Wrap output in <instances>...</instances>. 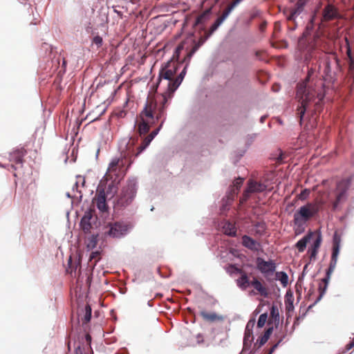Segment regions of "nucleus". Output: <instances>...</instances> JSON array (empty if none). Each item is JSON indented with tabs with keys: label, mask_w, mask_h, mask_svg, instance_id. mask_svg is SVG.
I'll list each match as a JSON object with an SVG mask.
<instances>
[{
	"label": "nucleus",
	"mask_w": 354,
	"mask_h": 354,
	"mask_svg": "<svg viewBox=\"0 0 354 354\" xmlns=\"http://www.w3.org/2000/svg\"><path fill=\"white\" fill-rule=\"evenodd\" d=\"M323 86L324 84L322 80L317 81L314 86L312 83L307 82L297 85L296 97L301 104L297 111L300 124H302L306 111L310 110L311 103H314V111H319L322 107V102L324 97Z\"/></svg>",
	"instance_id": "obj_1"
},
{
	"label": "nucleus",
	"mask_w": 354,
	"mask_h": 354,
	"mask_svg": "<svg viewBox=\"0 0 354 354\" xmlns=\"http://www.w3.org/2000/svg\"><path fill=\"white\" fill-rule=\"evenodd\" d=\"M137 141L138 138H130L127 141L122 142L120 146V158H115L109 163L105 174L106 180H111L113 183L123 178L127 168L133 162L134 145Z\"/></svg>",
	"instance_id": "obj_2"
},
{
	"label": "nucleus",
	"mask_w": 354,
	"mask_h": 354,
	"mask_svg": "<svg viewBox=\"0 0 354 354\" xmlns=\"http://www.w3.org/2000/svg\"><path fill=\"white\" fill-rule=\"evenodd\" d=\"M167 94L164 93L156 98L147 99L144 110L140 113V122L138 131L140 136L145 135L150 129V124L153 122L154 115L157 120L165 115V111L167 103Z\"/></svg>",
	"instance_id": "obj_3"
},
{
	"label": "nucleus",
	"mask_w": 354,
	"mask_h": 354,
	"mask_svg": "<svg viewBox=\"0 0 354 354\" xmlns=\"http://www.w3.org/2000/svg\"><path fill=\"white\" fill-rule=\"evenodd\" d=\"M319 211V206L317 203H308L300 207L294 214L295 232H304L306 223L316 216Z\"/></svg>",
	"instance_id": "obj_4"
},
{
	"label": "nucleus",
	"mask_w": 354,
	"mask_h": 354,
	"mask_svg": "<svg viewBox=\"0 0 354 354\" xmlns=\"http://www.w3.org/2000/svg\"><path fill=\"white\" fill-rule=\"evenodd\" d=\"M230 268H234L237 273L240 274L241 277L236 279V284L240 288L245 290L249 286H252L261 296L264 297H268V288L259 278L254 277L252 280H250L247 272L243 270L238 268L235 265L232 264L230 265Z\"/></svg>",
	"instance_id": "obj_5"
},
{
	"label": "nucleus",
	"mask_w": 354,
	"mask_h": 354,
	"mask_svg": "<svg viewBox=\"0 0 354 354\" xmlns=\"http://www.w3.org/2000/svg\"><path fill=\"white\" fill-rule=\"evenodd\" d=\"M137 191V183L135 180H129L117 196L115 203V208H124L133 201Z\"/></svg>",
	"instance_id": "obj_6"
},
{
	"label": "nucleus",
	"mask_w": 354,
	"mask_h": 354,
	"mask_svg": "<svg viewBox=\"0 0 354 354\" xmlns=\"http://www.w3.org/2000/svg\"><path fill=\"white\" fill-rule=\"evenodd\" d=\"M256 268L266 279L270 281V277L272 276L276 271V263L274 260L266 261L261 257H257L256 259Z\"/></svg>",
	"instance_id": "obj_7"
},
{
	"label": "nucleus",
	"mask_w": 354,
	"mask_h": 354,
	"mask_svg": "<svg viewBox=\"0 0 354 354\" xmlns=\"http://www.w3.org/2000/svg\"><path fill=\"white\" fill-rule=\"evenodd\" d=\"M178 63L174 60H170L161 68L159 73V80H166L168 82L174 81V77L178 70Z\"/></svg>",
	"instance_id": "obj_8"
},
{
	"label": "nucleus",
	"mask_w": 354,
	"mask_h": 354,
	"mask_svg": "<svg viewBox=\"0 0 354 354\" xmlns=\"http://www.w3.org/2000/svg\"><path fill=\"white\" fill-rule=\"evenodd\" d=\"M130 225L123 222H115L109 225V229L106 233L113 238H120L126 235Z\"/></svg>",
	"instance_id": "obj_9"
},
{
	"label": "nucleus",
	"mask_w": 354,
	"mask_h": 354,
	"mask_svg": "<svg viewBox=\"0 0 354 354\" xmlns=\"http://www.w3.org/2000/svg\"><path fill=\"white\" fill-rule=\"evenodd\" d=\"M342 18L339 9L332 3H328L322 10V21H330Z\"/></svg>",
	"instance_id": "obj_10"
},
{
	"label": "nucleus",
	"mask_w": 354,
	"mask_h": 354,
	"mask_svg": "<svg viewBox=\"0 0 354 354\" xmlns=\"http://www.w3.org/2000/svg\"><path fill=\"white\" fill-rule=\"evenodd\" d=\"M339 252V243L336 239V238H335L333 246V252H332V255H331L330 262L329 264V267H328V270H326V281L330 280L331 274H333V272H334V270L336 268Z\"/></svg>",
	"instance_id": "obj_11"
},
{
	"label": "nucleus",
	"mask_w": 354,
	"mask_h": 354,
	"mask_svg": "<svg viewBox=\"0 0 354 354\" xmlns=\"http://www.w3.org/2000/svg\"><path fill=\"white\" fill-rule=\"evenodd\" d=\"M339 252V243L336 239V238H335L333 246V252H332V255H331L330 262L329 264V267H328V270H326V281L330 280L331 274H333V272H334V270L336 268Z\"/></svg>",
	"instance_id": "obj_12"
},
{
	"label": "nucleus",
	"mask_w": 354,
	"mask_h": 354,
	"mask_svg": "<svg viewBox=\"0 0 354 354\" xmlns=\"http://www.w3.org/2000/svg\"><path fill=\"white\" fill-rule=\"evenodd\" d=\"M93 203H95L98 209L102 212H105L108 209V206L106 201V194L104 190H97V193L93 199Z\"/></svg>",
	"instance_id": "obj_13"
},
{
	"label": "nucleus",
	"mask_w": 354,
	"mask_h": 354,
	"mask_svg": "<svg viewBox=\"0 0 354 354\" xmlns=\"http://www.w3.org/2000/svg\"><path fill=\"white\" fill-rule=\"evenodd\" d=\"M186 68L187 66H185L183 70L181 71L180 75L174 80V81H171L167 83V89L168 92L169 93V97H170V95L172 94L181 84L186 73Z\"/></svg>",
	"instance_id": "obj_14"
},
{
	"label": "nucleus",
	"mask_w": 354,
	"mask_h": 354,
	"mask_svg": "<svg viewBox=\"0 0 354 354\" xmlns=\"http://www.w3.org/2000/svg\"><path fill=\"white\" fill-rule=\"evenodd\" d=\"M255 321L250 320L245 327L244 337H243V346L244 348L248 347L251 345L252 342L253 341V332L251 328H250V325L252 324V328L254 326Z\"/></svg>",
	"instance_id": "obj_15"
},
{
	"label": "nucleus",
	"mask_w": 354,
	"mask_h": 354,
	"mask_svg": "<svg viewBox=\"0 0 354 354\" xmlns=\"http://www.w3.org/2000/svg\"><path fill=\"white\" fill-rule=\"evenodd\" d=\"M242 244L244 247L252 251H258L261 248V244L259 242L248 235L243 236Z\"/></svg>",
	"instance_id": "obj_16"
},
{
	"label": "nucleus",
	"mask_w": 354,
	"mask_h": 354,
	"mask_svg": "<svg viewBox=\"0 0 354 354\" xmlns=\"http://www.w3.org/2000/svg\"><path fill=\"white\" fill-rule=\"evenodd\" d=\"M200 315L205 321L208 322H221L223 320L222 315H218L214 312L209 313L205 310H202L200 312Z\"/></svg>",
	"instance_id": "obj_17"
},
{
	"label": "nucleus",
	"mask_w": 354,
	"mask_h": 354,
	"mask_svg": "<svg viewBox=\"0 0 354 354\" xmlns=\"http://www.w3.org/2000/svg\"><path fill=\"white\" fill-rule=\"evenodd\" d=\"M92 218L91 212H86L84 216L82 218L80 221V226L84 231V233L91 232V229L92 228V224L91 220Z\"/></svg>",
	"instance_id": "obj_18"
},
{
	"label": "nucleus",
	"mask_w": 354,
	"mask_h": 354,
	"mask_svg": "<svg viewBox=\"0 0 354 354\" xmlns=\"http://www.w3.org/2000/svg\"><path fill=\"white\" fill-rule=\"evenodd\" d=\"M26 154V150L24 148L15 150L10 154V160L13 161L16 165H21L24 161V156Z\"/></svg>",
	"instance_id": "obj_19"
},
{
	"label": "nucleus",
	"mask_w": 354,
	"mask_h": 354,
	"mask_svg": "<svg viewBox=\"0 0 354 354\" xmlns=\"http://www.w3.org/2000/svg\"><path fill=\"white\" fill-rule=\"evenodd\" d=\"M222 230L225 234L230 236H236V227L234 223H231L230 221H224L222 225Z\"/></svg>",
	"instance_id": "obj_20"
},
{
	"label": "nucleus",
	"mask_w": 354,
	"mask_h": 354,
	"mask_svg": "<svg viewBox=\"0 0 354 354\" xmlns=\"http://www.w3.org/2000/svg\"><path fill=\"white\" fill-rule=\"evenodd\" d=\"M248 187L250 192H262L265 191L267 188V186L263 183H258L254 180H250L248 182Z\"/></svg>",
	"instance_id": "obj_21"
},
{
	"label": "nucleus",
	"mask_w": 354,
	"mask_h": 354,
	"mask_svg": "<svg viewBox=\"0 0 354 354\" xmlns=\"http://www.w3.org/2000/svg\"><path fill=\"white\" fill-rule=\"evenodd\" d=\"M226 18L227 17L223 14L219 17H218L216 21L210 27L209 30L206 32V37L207 38L212 35V33L217 30V28L221 26V24Z\"/></svg>",
	"instance_id": "obj_22"
},
{
	"label": "nucleus",
	"mask_w": 354,
	"mask_h": 354,
	"mask_svg": "<svg viewBox=\"0 0 354 354\" xmlns=\"http://www.w3.org/2000/svg\"><path fill=\"white\" fill-rule=\"evenodd\" d=\"M152 140H153L151 139L148 136L146 138H145L141 145L136 149V150L134 149L133 158L137 157L140 153H141L149 145ZM136 145H134V147Z\"/></svg>",
	"instance_id": "obj_23"
},
{
	"label": "nucleus",
	"mask_w": 354,
	"mask_h": 354,
	"mask_svg": "<svg viewBox=\"0 0 354 354\" xmlns=\"http://www.w3.org/2000/svg\"><path fill=\"white\" fill-rule=\"evenodd\" d=\"M211 12L210 9H207L205 10L202 14L198 15L196 19L195 26H198L200 24H205L209 19V15Z\"/></svg>",
	"instance_id": "obj_24"
},
{
	"label": "nucleus",
	"mask_w": 354,
	"mask_h": 354,
	"mask_svg": "<svg viewBox=\"0 0 354 354\" xmlns=\"http://www.w3.org/2000/svg\"><path fill=\"white\" fill-rule=\"evenodd\" d=\"M272 333V328H269L265 331L264 334L259 338V339L257 340V344H259V348L261 347L268 342Z\"/></svg>",
	"instance_id": "obj_25"
},
{
	"label": "nucleus",
	"mask_w": 354,
	"mask_h": 354,
	"mask_svg": "<svg viewBox=\"0 0 354 354\" xmlns=\"http://www.w3.org/2000/svg\"><path fill=\"white\" fill-rule=\"evenodd\" d=\"M310 234L305 236L296 243V248H297L299 252H302L304 251L306 247V244L310 240Z\"/></svg>",
	"instance_id": "obj_26"
},
{
	"label": "nucleus",
	"mask_w": 354,
	"mask_h": 354,
	"mask_svg": "<svg viewBox=\"0 0 354 354\" xmlns=\"http://www.w3.org/2000/svg\"><path fill=\"white\" fill-rule=\"evenodd\" d=\"M276 277L278 280L280 281L281 284L285 287L288 284V277L287 274L284 272H277L275 273Z\"/></svg>",
	"instance_id": "obj_27"
},
{
	"label": "nucleus",
	"mask_w": 354,
	"mask_h": 354,
	"mask_svg": "<svg viewBox=\"0 0 354 354\" xmlns=\"http://www.w3.org/2000/svg\"><path fill=\"white\" fill-rule=\"evenodd\" d=\"M242 0H233V1L228 5L225 10L223 12V15L226 17L229 16L232 10Z\"/></svg>",
	"instance_id": "obj_28"
},
{
	"label": "nucleus",
	"mask_w": 354,
	"mask_h": 354,
	"mask_svg": "<svg viewBox=\"0 0 354 354\" xmlns=\"http://www.w3.org/2000/svg\"><path fill=\"white\" fill-rule=\"evenodd\" d=\"M344 186V184L343 183H338L337 185V189L338 190H344L343 192L339 193L336 197V201L334 203V207H336L337 205V204L341 201L342 198H343L344 195V193H345V190H346V187H343L342 189V187Z\"/></svg>",
	"instance_id": "obj_29"
},
{
	"label": "nucleus",
	"mask_w": 354,
	"mask_h": 354,
	"mask_svg": "<svg viewBox=\"0 0 354 354\" xmlns=\"http://www.w3.org/2000/svg\"><path fill=\"white\" fill-rule=\"evenodd\" d=\"M329 280L326 281V277L324 278L322 280V282L319 283V299H320L325 293L328 284Z\"/></svg>",
	"instance_id": "obj_30"
},
{
	"label": "nucleus",
	"mask_w": 354,
	"mask_h": 354,
	"mask_svg": "<svg viewBox=\"0 0 354 354\" xmlns=\"http://www.w3.org/2000/svg\"><path fill=\"white\" fill-rule=\"evenodd\" d=\"M100 259V252L98 251L92 252L89 257V261L95 266Z\"/></svg>",
	"instance_id": "obj_31"
},
{
	"label": "nucleus",
	"mask_w": 354,
	"mask_h": 354,
	"mask_svg": "<svg viewBox=\"0 0 354 354\" xmlns=\"http://www.w3.org/2000/svg\"><path fill=\"white\" fill-rule=\"evenodd\" d=\"M85 313L82 318L83 323L86 324L91 320V308L89 305H86L84 309Z\"/></svg>",
	"instance_id": "obj_32"
},
{
	"label": "nucleus",
	"mask_w": 354,
	"mask_h": 354,
	"mask_svg": "<svg viewBox=\"0 0 354 354\" xmlns=\"http://www.w3.org/2000/svg\"><path fill=\"white\" fill-rule=\"evenodd\" d=\"M307 0H299L293 10L299 15L303 11L304 7L306 4Z\"/></svg>",
	"instance_id": "obj_33"
},
{
	"label": "nucleus",
	"mask_w": 354,
	"mask_h": 354,
	"mask_svg": "<svg viewBox=\"0 0 354 354\" xmlns=\"http://www.w3.org/2000/svg\"><path fill=\"white\" fill-rule=\"evenodd\" d=\"M286 333H283L279 337L278 342L274 344L268 351L267 354H272V353L275 351V349L278 347L279 344L283 341V339L286 337Z\"/></svg>",
	"instance_id": "obj_34"
},
{
	"label": "nucleus",
	"mask_w": 354,
	"mask_h": 354,
	"mask_svg": "<svg viewBox=\"0 0 354 354\" xmlns=\"http://www.w3.org/2000/svg\"><path fill=\"white\" fill-rule=\"evenodd\" d=\"M267 318H268V315L266 313L261 314L259 317V319L257 322V326L259 328H262L265 325V324L267 321Z\"/></svg>",
	"instance_id": "obj_35"
},
{
	"label": "nucleus",
	"mask_w": 354,
	"mask_h": 354,
	"mask_svg": "<svg viewBox=\"0 0 354 354\" xmlns=\"http://www.w3.org/2000/svg\"><path fill=\"white\" fill-rule=\"evenodd\" d=\"M252 193L253 192L250 191L249 187L248 186L247 189L244 191L243 196L240 200L241 203H243L245 201H247Z\"/></svg>",
	"instance_id": "obj_36"
},
{
	"label": "nucleus",
	"mask_w": 354,
	"mask_h": 354,
	"mask_svg": "<svg viewBox=\"0 0 354 354\" xmlns=\"http://www.w3.org/2000/svg\"><path fill=\"white\" fill-rule=\"evenodd\" d=\"M310 193V189H304L299 195L298 198L301 201L306 200Z\"/></svg>",
	"instance_id": "obj_37"
},
{
	"label": "nucleus",
	"mask_w": 354,
	"mask_h": 354,
	"mask_svg": "<svg viewBox=\"0 0 354 354\" xmlns=\"http://www.w3.org/2000/svg\"><path fill=\"white\" fill-rule=\"evenodd\" d=\"M318 252V250L314 248H309L308 253L310 261L315 260L316 259L317 254Z\"/></svg>",
	"instance_id": "obj_38"
},
{
	"label": "nucleus",
	"mask_w": 354,
	"mask_h": 354,
	"mask_svg": "<svg viewBox=\"0 0 354 354\" xmlns=\"http://www.w3.org/2000/svg\"><path fill=\"white\" fill-rule=\"evenodd\" d=\"M321 242H322L321 235H318L317 239L314 241L313 245H312L311 248H314V249L319 250V247L321 245Z\"/></svg>",
	"instance_id": "obj_39"
},
{
	"label": "nucleus",
	"mask_w": 354,
	"mask_h": 354,
	"mask_svg": "<svg viewBox=\"0 0 354 354\" xmlns=\"http://www.w3.org/2000/svg\"><path fill=\"white\" fill-rule=\"evenodd\" d=\"M244 179L243 178H236L233 183V185L238 190L242 185Z\"/></svg>",
	"instance_id": "obj_40"
},
{
	"label": "nucleus",
	"mask_w": 354,
	"mask_h": 354,
	"mask_svg": "<svg viewBox=\"0 0 354 354\" xmlns=\"http://www.w3.org/2000/svg\"><path fill=\"white\" fill-rule=\"evenodd\" d=\"M93 43L97 47H100L102 44V38L100 36L97 35L93 39Z\"/></svg>",
	"instance_id": "obj_41"
},
{
	"label": "nucleus",
	"mask_w": 354,
	"mask_h": 354,
	"mask_svg": "<svg viewBox=\"0 0 354 354\" xmlns=\"http://www.w3.org/2000/svg\"><path fill=\"white\" fill-rule=\"evenodd\" d=\"M286 308L288 312L292 311L293 310L294 306L292 301H290V299H287L286 301Z\"/></svg>",
	"instance_id": "obj_42"
},
{
	"label": "nucleus",
	"mask_w": 354,
	"mask_h": 354,
	"mask_svg": "<svg viewBox=\"0 0 354 354\" xmlns=\"http://www.w3.org/2000/svg\"><path fill=\"white\" fill-rule=\"evenodd\" d=\"M270 315L275 319L279 317L278 309L276 306H272L270 310Z\"/></svg>",
	"instance_id": "obj_43"
},
{
	"label": "nucleus",
	"mask_w": 354,
	"mask_h": 354,
	"mask_svg": "<svg viewBox=\"0 0 354 354\" xmlns=\"http://www.w3.org/2000/svg\"><path fill=\"white\" fill-rule=\"evenodd\" d=\"M299 15L293 9L290 11V15L287 17L288 21H295L296 16Z\"/></svg>",
	"instance_id": "obj_44"
},
{
	"label": "nucleus",
	"mask_w": 354,
	"mask_h": 354,
	"mask_svg": "<svg viewBox=\"0 0 354 354\" xmlns=\"http://www.w3.org/2000/svg\"><path fill=\"white\" fill-rule=\"evenodd\" d=\"M198 48V46L196 45L195 46L193 47V48L191 50V51L189 53H188L187 54V56L185 57V59H190L191 57H192V55L195 53V52L197 50Z\"/></svg>",
	"instance_id": "obj_45"
},
{
	"label": "nucleus",
	"mask_w": 354,
	"mask_h": 354,
	"mask_svg": "<svg viewBox=\"0 0 354 354\" xmlns=\"http://www.w3.org/2000/svg\"><path fill=\"white\" fill-rule=\"evenodd\" d=\"M256 232H264L266 225L264 223H258L256 225Z\"/></svg>",
	"instance_id": "obj_46"
},
{
	"label": "nucleus",
	"mask_w": 354,
	"mask_h": 354,
	"mask_svg": "<svg viewBox=\"0 0 354 354\" xmlns=\"http://www.w3.org/2000/svg\"><path fill=\"white\" fill-rule=\"evenodd\" d=\"M348 71L351 75L354 74V60L349 61Z\"/></svg>",
	"instance_id": "obj_47"
},
{
	"label": "nucleus",
	"mask_w": 354,
	"mask_h": 354,
	"mask_svg": "<svg viewBox=\"0 0 354 354\" xmlns=\"http://www.w3.org/2000/svg\"><path fill=\"white\" fill-rule=\"evenodd\" d=\"M159 129H160V127L153 130L152 132L150 133L149 135H148V136L151 138V139H153L158 134V131H159Z\"/></svg>",
	"instance_id": "obj_48"
},
{
	"label": "nucleus",
	"mask_w": 354,
	"mask_h": 354,
	"mask_svg": "<svg viewBox=\"0 0 354 354\" xmlns=\"http://www.w3.org/2000/svg\"><path fill=\"white\" fill-rule=\"evenodd\" d=\"M346 55H347V56H348V57L349 59V61L354 60L353 59V57H352V55H351V48H350L349 46L347 48Z\"/></svg>",
	"instance_id": "obj_49"
},
{
	"label": "nucleus",
	"mask_w": 354,
	"mask_h": 354,
	"mask_svg": "<svg viewBox=\"0 0 354 354\" xmlns=\"http://www.w3.org/2000/svg\"><path fill=\"white\" fill-rule=\"evenodd\" d=\"M95 244H96V241L95 240L94 238H93L91 240V243H88L87 246H88V248H89V247L93 248V247H95Z\"/></svg>",
	"instance_id": "obj_50"
},
{
	"label": "nucleus",
	"mask_w": 354,
	"mask_h": 354,
	"mask_svg": "<svg viewBox=\"0 0 354 354\" xmlns=\"http://www.w3.org/2000/svg\"><path fill=\"white\" fill-rule=\"evenodd\" d=\"M354 346V340L350 343H348L346 346V349L347 351H349L350 349H351Z\"/></svg>",
	"instance_id": "obj_51"
},
{
	"label": "nucleus",
	"mask_w": 354,
	"mask_h": 354,
	"mask_svg": "<svg viewBox=\"0 0 354 354\" xmlns=\"http://www.w3.org/2000/svg\"><path fill=\"white\" fill-rule=\"evenodd\" d=\"M272 90L275 92L278 91L279 90V84H274L272 86Z\"/></svg>",
	"instance_id": "obj_52"
},
{
	"label": "nucleus",
	"mask_w": 354,
	"mask_h": 354,
	"mask_svg": "<svg viewBox=\"0 0 354 354\" xmlns=\"http://www.w3.org/2000/svg\"><path fill=\"white\" fill-rule=\"evenodd\" d=\"M183 47L182 45H179L177 48H176V53H179L180 51H181L183 50Z\"/></svg>",
	"instance_id": "obj_53"
},
{
	"label": "nucleus",
	"mask_w": 354,
	"mask_h": 354,
	"mask_svg": "<svg viewBox=\"0 0 354 354\" xmlns=\"http://www.w3.org/2000/svg\"><path fill=\"white\" fill-rule=\"evenodd\" d=\"M68 264H69V268L71 269V273H72V272H73V266H72V263H71V257H70V259H69Z\"/></svg>",
	"instance_id": "obj_54"
},
{
	"label": "nucleus",
	"mask_w": 354,
	"mask_h": 354,
	"mask_svg": "<svg viewBox=\"0 0 354 354\" xmlns=\"http://www.w3.org/2000/svg\"><path fill=\"white\" fill-rule=\"evenodd\" d=\"M227 271L228 272H234H234H236V271H235V270H234V268H230V266L227 267Z\"/></svg>",
	"instance_id": "obj_55"
},
{
	"label": "nucleus",
	"mask_w": 354,
	"mask_h": 354,
	"mask_svg": "<svg viewBox=\"0 0 354 354\" xmlns=\"http://www.w3.org/2000/svg\"><path fill=\"white\" fill-rule=\"evenodd\" d=\"M140 0H130V1L133 3H137L140 1Z\"/></svg>",
	"instance_id": "obj_56"
},
{
	"label": "nucleus",
	"mask_w": 354,
	"mask_h": 354,
	"mask_svg": "<svg viewBox=\"0 0 354 354\" xmlns=\"http://www.w3.org/2000/svg\"><path fill=\"white\" fill-rule=\"evenodd\" d=\"M86 340L87 341H89V342L91 341V336L89 335H86Z\"/></svg>",
	"instance_id": "obj_57"
},
{
	"label": "nucleus",
	"mask_w": 354,
	"mask_h": 354,
	"mask_svg": "<svg viewBox=\"0 0 354 354\" xmlns=\"http://www.w3.org/2000/svg\"><path fill=\"white\" fill-rule=\"evenodd\" d=\"M266 118V116H263L261 118V122H263L264 120Z\"/></svg>",
	"instance_id": "obj_58"
},
{
	"label": "nucleus",
	"mask_w": 354,
	"mask_h": 354,
	"mask_svg": "<svg viewBox=\"0 0 354 354\" xmlns=\"http://www.w3.org/2000/svg\"><path fill=\"white\" fill-rule=\"evenodd\" d=\"M77 267H80V261L78 262V263L75 266V270H76L77 268Z\"/></svg>",
	"instance_id": "obj_59"
},
{
	"label": "nucleus",
	"mask_w": 354,
	"mask_h": 354,
	"mask_svg": "<svg viewBox=\"0 0 354 354\" xmlns=\"http://www.w3.org/2000/svg\"><path fill=\"white\" fill-rule=\"evenodd\" d=\"M79 351H81L80 346H78V347L76 348V353H77Z\"/></svg>",
	"instance_id": "obj_60"
},
{
	"label": "nucleus",
	"mask_w": 354,
	"mask_h": 354,
	"mask_svg": "<svg viewBox=\"0 0 354 354\" xmlns=\"http://www.w3.org/2000/svg\"><path fill=\"white\" fill-rule=\"evenodd\" d=\"M335 60H336L337 64L339 66V59L336 58Z\"/></svg>",
	"instance_id": "obj_61"
},
{
	"label": "nucleus",
	"mask_w": 354,
	"mask_h": 354,
	"mask_svg": "<svg viewBox=\"0 0 354 354\" xmlns=\"http://www.w3.org/2000/svg\"><path fill=\"white\" fill-rule=\"evenodd\" d=\"M308 76H310V73L308 74ZM308 79H309V77H308L306 78V81H308Z\"/></svg>",
	"instance_id": "obj_62"
},
{
	"label": "nucleus",
	"mask_w": 354,
	"mask_h": 354,
	"mask_svg": "<svg viewBox=\"0 0 354 354\" xmlns=\"http://www.w3.org/2000/svg\"><path fill=\"white\" fill-rule=\"evenodd\" d=\"M326 181H327V180H323V181H322V183H323V184H325V183H326Z\"/></svg>",
	"instance_id": "obj_63"
},
{
	"label": "nucleus",
	"mask_w": 354,
	"mask_h": 354,
	"mask_svg": "<svg viewBox=\"0 0 354 354\" xmlns=\"http://www.w3.org/2000/svg\"><path fill=\"white\" fill-rule=\"evenodd\" d=\"M250 328H251L252 330V324L250 325Z\"/></svg>",
	"instance_id": "obj_64"
}]
</instances>
